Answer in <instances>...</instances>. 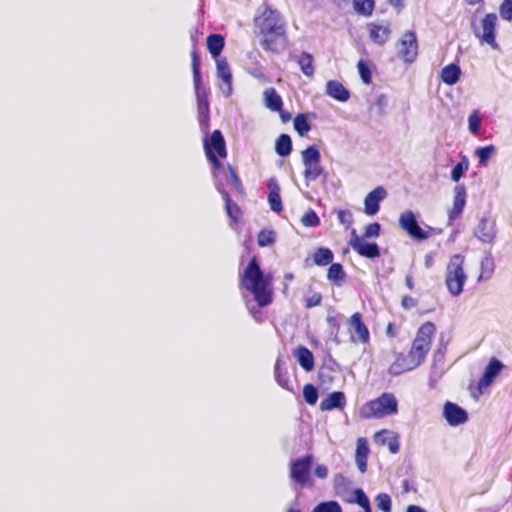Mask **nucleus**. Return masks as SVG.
I'll list each match as a JSON object with an SVG mask.
<instances>
[{
    "label": "nucleus",
    "mask_w": 512,
    "mask_h": 512,
    "mask_svg": "<svg viewBox=\"0 0 512 512\" xmlns=\"http://www.w3.org/2000/svg\"><path fill=\"white\" fill-rule=\"evenodd\" d=\"M240 285L254 296L260 307L272 302V276L263 273L255 257L241 275Z\"/></svg>",
    "instance_id": "1"
},
{
    "label": "nucleus",
    "mask_w": 512,
    "mask_h": 512,
    "mask_svg": "<svg viewBox=\"0 0 512 512\" xmlns=\"http://www.w3.org/2000/svg\"><path fill=\"white\" fill-rule=\"evenodd\" d=\"M398 413V400L392 393H383L378 398L367 402L360 409V415L365 419L384 418Z\"/></svg>",
    "instance_id": "2"
},
{
    "label": "nucleus",
    "mask_w": 512,
    "mask_h": 512,
    "mask_svg": "<svg viewBox=\"0 0 512 512\" xmlns=\"http://www.w3.org/2000/svg\"><path fill=\"white\" fill-rule=\"evenodd\" d=\"M497 22L498 16L495 13H488L479 21L475 18L471 21V28L475 37L481 44H487L494 50L499 49L496 41Z\"/></svg>",
    "instance_id": "3"
},
{
    "label": "nucleus",
    "mask_w": 512,
    "mask_h": 512,
    "mask_svg": "<svg viewBox=\"0 0 512 512\" xmlns=\"http://www.w3.org/2000/svg\"><path fill=\"white\" fill-rule=\"evenodd\" d=\"M464 257L456 254L450 258L446 268L445 283L449 293L457 297L463 291V286L467 280V275L464 271Z\"/></svg>",
    "instance_id": "4"
},
{
    "label": "nucleus",
    "mask_w": 512,
    "mask_h": 512,
    "mask_svg": "<svg viewBox=\"0 0 512 512\" xmlns=\"http://www.w3.org/2000/svg\"><path fill=\"white\" fill-rule=\"evenodd\" d=\"M436 332V327L432 322L424 323L417 331L416 337L409 351V356L421 365L430 351L432 338Z\"/></svg>",
    "instance_id": "5"
},
{
    "label": "nucleus",
    "mask_w": 512,
    "mask_h": 512,
    "mask_svg": "<svg viewBox=\"0 0 512 512\" xmlns=\"http://www.w3.org/2000/svg\"><path fill=\"white\" fill-rule=\"evenodd\" d=\"M224 182L231 183L236 190H241V182L238 175L232 168L219 171L215 176V187L217 191L222 195V198L225 202L226 212L229 217L235 219L238 212V206L232 202L228 192L224 188Z\"/></svg>",
    "instance_id": "6"
},
{
    "label": "nucleus",
    "mask_w": 512,
    "mask_h": 512,
    "mask_svg": "<svg viewBox=\"0 0 512 512\" xmlns=\"http://www.w3.org/2000/svg\"><path fill=\"white\" fill-rule=\"evenodd\" d=\"M204 148L208 159L213 164L214 177L216 176V173H218L219 171L228 170L229 168H232L231 166H228L227 168L222 167L216 155L214 154L215 151L216 154L221 158H225L227 155L225 140L222 133L219 130H215L212 133L210 139H206L204 141Z\"/></svg>",
    "instance_id": "7"
},
{
    "label": "nucleus",
    "mask_w": 512,
    "mask_h": 512,
    "mask_svg": "<svg viewBox=\"0 0 512 512\" xmlns=\"http://www.w3.org/2000/svg\"><path fill=\"white\" fill-rule=\"evenodd\" d=\"M304 165V178L307 182L315 181L324 169L320 164L321 155L315 146H309L301 153Z\"/></svg>",
    "instance_id": "8"
},
{
    "label": "nucleus",
    "mask_w": 512,
    "mask_h": 512,
    "mask_svg": "<svg viewBox=\"0 0 512 512\" xmlns=\"http://www.w3.org/2000/svg\"><path fill=\"white\" fill-rule=\"evenodd\" d=\"M259 34L266 33H279L281 30H286V23L281 15L274 10L265 9L261 16L255 19Z\"/></svg>",
    "instance_id": "9"
},
{
    "label": "nucleus",
    "mask_w": 512,
    "mask_h": 512,
    "mask_svg": "<svg viewBox=\"0 0 512 512\" xmlns=\"http://www.w3.org/2000/svg\"><path fill=\"white\" fill-rule=\"evenodd\" d=\"M192 70H193V82L195 88V94L198 105V113L200 117V121H204L208 119L209 115V103L207 97L204 92L201 91V74H200V64L195 55L193 54L192 60Z\"/></svg>",
    "instance_id": "10"
},
{
    "label": "nucleus",
    "mask_w": 512,
    "mask_h": 512,
    "mask_svg": "<svg viewBox=\"0 0 512 512\" xmlns=\"http://www.w3.org/2000/svg\"><path fill=\"white\" fill-rule=\"evenodd\" d=\"M313 456L306 455L290 462V477L300 486H305L310 478Z\"/></svg>",
    "instance_id": "11"
},
{
    "label": "nucleus",
    "mask_w": 512,
    "mask_h": 512,
    "mask_svg": "<svg viewBox=\"0 0 512 512\" xmlns=\"http://www.w3.org/2000/svg\"><path fill=\"white\" fill-rule=\"evenodd\" d=\"M399 225L409 236L418 241L425 240L430 237L429 232L423 230L418 225L416 216L411 210L404 211L400 214Z\"/></svg>",
    "instance_id": "12"
},
{
    "label": "nucleus",
    "mask_w": 512,
    "mask_h": 512,
    "mask_svg": "<svg viewBox=\"0 0 512 512\" xmlns=\"http://www.w3.org/2000/svg\"><path fill=\"white\" fill-rule=\"evenodd\" d=\"M349 333L351 342L355 344L369 342L370 333L359 312L354 313L349 319Z\"/></svg>",
    "instance_id": "13"
},
{
    "label": "nucleus",
    "mask_w": 512,
    "mask_h": 512,
    "mask_svg": "<svg viewBox=\"0 0 512 512\" xmlns=\"http://www.w3.org/2000/svg\"><path fill=\"white\" fill-rule=\"evenodd\" d=\"M333 486L335 494L344 502L349 504L356 503L357 489H352V481L349 478L342 474H336L333 479Z\"/></svg>",
    "instance_id": "14"
},
{
    "label": "nucleus",
    "mask_w": 512,
    "mask_h": 512,
    "mask_svg": "<svg viewBox=\"0 0 512 512\" xmlns=\"http://www.w3.org/2000/svg\"><path fill=\"white\" fill-rule=\"evenodd\" d=\"M351 248L359 255L367 258H376L380 256V249L376 243H369L360 237L355 230L351 233L349 241Z\"/></svg>",
    "instance_id": "15"
},
{
    "label": "nucleus",
    "mask_w": 512,
    "mask_h": 512,
    "mask_svg": "<svg viewBox=\"0 0 512 512\" xmlns=\"http://www.w3.org/2000/svg\"><path fill=\"white\" fill-rule=\"evenodd\" d=\"M216 73L219 79V88L224 97L228 98L231 96L232 88V73L230 67L224 58L216 59Z\"/></svg>",
    "instance_id": "16"
},
{
    "label": "nucleus",
    "mask_w": 512,
    "mask_h": 512,
    "mask_svg": "<svg viewBox=\"0 0 512 512\" xmlns=\"http://www.w3.org/2000/svg\"><path fill=\"white\" fill-rule=\"evenodd\" d=\"M418 54L416 35L412 31L403 34L400 40L399 56L407 63H412Z\"/></svg>",
    "instance_id": "17"
},
{
    "label": "nucleus",
    "mask_w": 512,
    "mask_h": 512,
    "mask_svg": "<svg viewBox=\"0 0 512 512\" xmlns=\"http://www.w3.org/2000/svg\"><path fill=\"white\" fill-rule=\"evenodd\" d=\"M261 46L266 51L279 53L286 48L287 37L286 30H281L279 33H266L261 35Z\"/></svg>",
    "instance_id": "18"
},
{
    "label": "nucleus",
    "mask_w": 512,
    "mask_h": 512,
    "mask_svg": "<svg viewBox=\"0 0 512 512\" xmlns=\"http://www.w3.org/2000/svg\"><path fill=\"white\" fill-rule=\"evenodd\" d=\"M443 414L446 421L451 426H458L460 424H463L468 419L467 412L459 405L454 404L452 402H447L444 405Z\"/></svg>",
    "instance_id": "19"
},
{
    "label": "nucleus",
    "mask_w": 512,
    "mask_h": 512,
    "mask_svg": "<svg viewBox=\"0 0 512 512\" xmlns=\"http://www.w3.org/2000/svg\"><path fill=\"white\" fill-rule=\"evenodd\" d=\"M386 190L379 186L369 192L364 199V211L367 215H375L379 211V203L386 197Z\"/></svg>",
    "instance_id": "20"
},
{
    "label": "nucleus",
    "mask_w": 512,
    "mask_h": 512,
    "mask_svg": "<svg viewBox=\"0 0 512 512\" xmlns=\"http://www.w3.org/2000/svg\"><path fill=\"white\" fill-rule=\"evenodd\" d=\"M503 364L496 358L490 360L489 364L485 368L484 374L479 380L478 388L480 391L488 388L495 377L501 372Z\"/></svg>",
    "instance_id": "21"
},
{
    "label": "nucleus",
    "mask_w": 512,
    "mask_h": 512,
    "mask_svg": "<svg viewBox=\"0 0 512 512\" xmlns=\"http://www.w3.org/2000/svg\"><path fill=\"white\" fill-rule=\"evenodd\" d=\"M466 189L463 185H457L454 188V201H453V207L449 212V222L452 223L455 219H457L461 213L463 212V209L466 204Z\"/></svg>",
    "instance_id": "22"
},
{
    "label": "nucleus",
    "mask_w": 512,
    "mask_h": 512,
    "mask_svg": "<svg viewBox=\"0 0 512 512\" xmlns=\"http://www.w3.org/2000/svg\"><path fill=\"white\" fill-rule=\"evenodd\" d=\"M369 32V38L376 44L384 45L391 34L389 25H383L380 23H369L367 24Z\"/></svg>",
    "instance_id": "23"
},
{
    "label": "nucleus",
    "mask_w": 512,
    "mask_h": 512,
    "mask_svg": "<svg viewBox=\"0 0 512 512\" xmlns=\"http://www.w3.org/2000/svg\"><path fill=\"white\" fill-rule=\"evenodd\" d=\"M374 441L382 446H388L391 453L396 454L399 451L398 435L388 430H382L374 435Z\"/></svg>",
    "instance_id": "24"
},
{
    "label": "nucleus",
    "mask_w": 512,
    "mask_h": 512,
    "mask_svg": "<svg viewBox=\"0 0 512 512\" xmlns=\"http://www.w3.org/2000/svg\"><path fill=\"white\" fill-rule=\"evenodd\" d=\"M419 365L408 355H400L389 367V374L398 376L406 371H411L417 368Z\"/></svg>",
    "instance_id": "25"
},
{
    "label": "nucleus",
    "mask_w": 512,
    "mask_h": 512,
    "mask_svg": "<svg viewBox=\"0 0 512 512\" xmlns=\"http://www.w3.org/2000/svg\"><path fill=\"white\" fill-rule=\"evenodd\" d=\"M346 403L345 394L340 391L332 392L327 398L323 399L320 403L321 411H330L333 409H341Z\"/></svg>",
    "instance_id": "26"
},
{
    "label": "nucleus",
    "mask_w": 512,
    "mask_h": 512,
    "mask_svg": "<svg viewBox=\"0 0 512 512\" xmlns=\"http://www.w3.org/2000/svg\"><path fill=\"white\" fill-rule=\"evenodd\" d=\"M326 93L333 99L346 102L350 98V92L342 83L336 80H330L326 84Z\"/></svg>",
    "instance_id": "27"
},
{
    "label": "nucleus",
    "mask_w": 512,
    "mask_h": 512,
    "mask_svg": "<svg viewBox=\"0 0 512 512\" xmlns=\"http://www.w3.org/2000/svg\"><path fill=\"white\" fill-rule=\"evenodd\" d=\"M475 236L482 242L490 243L495 236L493 223L482 218L475 229Z\"/></svg>",
    "instance_id": "28"
},
{
    "label": "nucleus",
    "mask_w": 512,
    "mask_h": 512,
    "mask_svg": "<svg viewBox=\"0 0 512 512\" xmlns=\"http://www.w3.org/2000/svg\"><path fill=\"white\" fill-rule=\"evenodd\" d=\"M368 454H369V447L367 445L366 439L359 438L357 440L355 461H356L357 467L361 473H364L367 470Z\"/></svg>",
    "instance_id": "29"
},
{
    "label": "nucleus",
    "mask_w": 512,
    "mask_h": 512,
    "mask_svg": "<svg viewBox=\"0 0 512 512\" xmlns=\"http://www.w3.org/2000/svg\"><path fill=\"white\" fill-rule=\"evenodd\" d=\"M265 106L271 111L281 112L283 101L281 96L276 92L274 88H267L264 93Z\"/></svg>",
    "instance_id": "30"
},
{
    "label": "nucleus",
    "mask_w": 512,
    "mask_h": 512,
    "mask_svg": "<svg viewBox=\"0 0 512 512\" xmlns=\"http://www.w3.org/2000/svg\"><path fill=\"white\" fill-rule=\"evenodd\" d=\"M461 76V69L457 64L451 63L442 68L441 80L447 85H454Z\"/></svg>",
    "instance_id": "31"
},
{
    "label": "nucleus",
    "mask_w": 512,
    "mask_h": 512,
    "mask_svg": "<svg viewBox=\"0 0 512 512\" xmlns=\"http://www.w3.org/2000/svg\"><path fill=\"white\" fill-rule=\"evenodd\" d=\"M295 356L300 366L306 371H311L314 368V356L312 352L306 347H299L295 351Z\"/></svg>",
    "instance_id": "32"
},
{
    "label": "nucleus",
    "mask_w": 512,
    "mask_h": 512,
    "mask_svg": "<svg viewBox=\"0 0 512 512\" xmlns=\"http://www.w3.org/2000/svg\"><path fill=\"white\" fill-rule=\"evenodd\" d=\"M269 186L272 187L269 195H268V202L270 204L271 210L274 212H281L282 211V201L280 197V188L276 183L275 179H271L269 182Z\"/></svg>",
    "instance_id": "33"
},
{
    "label": "nucleus",
    "mask_w": 512,
    "mask_h": 512,
    "mask_svg": "<svg viewBox=\"0 0 512 512\" xmlns=\"http://www.w3.org/2000/svg\"><path fill=\"white\" fill-rule=\"evenodd\" d=\"M314 58L310 53L302 52L297 57V63L300 66L302 73L307 77H312L315 72V68L313 65Z\"/></svg>",
    "instance_id": "34"
},
{
    "label": "nucleus",
    "mask_w": 512,
    "mask_h": 512,
    "mask_svg": "<svg viewBox=\"0 0 512 512\" xmlns=\"http://www.w3.org/2000/svg\"><path fill=\"white\" fill-rule=\"evenodd\" d=\"M225 40L220 34H211L207 37V49L213 57H218L224 48Z\"/></svg>",
    "instance_id": "35"
},
{
    "label": "nucleus",
    "mask_w": 512,
    "mask_h": 512,
    "mask_svg": "<svg viewBox=\"0 0 512 512\" xmlns=\"http://www.w3.org/2000/svg\"><path fill=\"white\" fill-rule=\"evenodd\" d=\"M278 155L285 157L292 151V141L289 135L281 134L276 140L275 146Z\"/></svg>",
    "instance_id": "36"
},
{
    "label": "nucleus",
    "mask_w": 512,
    "mask_h": 512,
    "mask_svg": "<svg viewBox=\"0 0 512 512\" xmlns=\"http://www.w3.org/2000/svg\"><path fill=\"white\" fill-rule=\"evenodd\" d=\"M333 253L330 249L321 247L314 254V262L319 266H325L332 262Z\"/></svg>",
    "instance_id": "37"
},
{
    "label": "nucleus",
    "mask_w": 512,
    "mask_h": 512,
    "mask_svg": "<svg viewBox=\"0 0 512 512\" xmlns=\"http://www.w3.org/2000/svg\"><path fill=\"white\" fill-rule=\"evenodd\" d=\"M355 11L364 16H370L374 10V0H353Z\"/></svg>",
    "instance_id": "38"
},
{
    "label": "nucleus",
    "mask_w": 512,
    "mask_h": 512,
    "mask_svg": "<svg viewBox=\"0 0 512 512\" xmlns=\"http://www.w3.org/2000/svg\"><path fill=\"white\" fill-rule=\"evenodd\" d=\"M294 129L300 136H305L311 129V126L304 114H299L293 121Z\"/></svg>",
    "instance_id": "39"
},
{
    "label": "nucleus",
    "mask_w": 512,
    "mask_h": 512,
    "mask_svg": "<svg viewBox=\"0 0 512 512\" xmlns=\"http://www.w3.org/2000/svg\"><path fill=\"white\" fill-rule=\"evenodd\" d=\"M469 168V160L466 156H463L461 161L457 163L451 172V179L454 182H458L461 177L463 176V173L467 171Z\"/></svg>",
    "instance_id": "40"
},
{
    "label": "nucleus",
    "mask_w": 512,
    "mask_h": 512,
    "mask_svg": "<svg viewBox=\"0 0 512 512\" xmlns=\"http://www.w3.org/2000/svg\"><path fill=\"white\" fill-rule=\"evenodd\" d=\"M327 278L334 282L343 281L345 278V273L343 267L339 263H333L328 269Z\"/></svg>",
    "instance_id": "41"
},
{
    "label": "nucleus",
    "mask_w": 512,
    "mask_h": 512,
    "mask_svg": "<svg viewBox=\"0 0 512 512\" xmlns=\"http://www.w3.org/2000/svg\"><path fill=\"white\" fill-rule=\"evenodd\" d=\"M312 512H342V507L336 501H325L319 503Z\"/></svg>",
    "instance_id": "42"
},
{
    "label": "nucleus",
    "mask_w": 512,
    "mask_h": 512,
    "mask_svg": "<svg viewBox=\"0 0 512 512\" xmlns=\"http://www.w3.org/2000/svg\"><path fill=\"white\" fill-rule=\"evenodd\" d=\"M376 505L383 512L392 511V500L391 497L386 493H380L376 496Z\"/></svg>",
    "instance_id": "43"
},
{
    "label": "nucleus",
    "mask_w": 512,
    "mask_h": 512,
    "mask_svg": "<svg viewBox=\"0 0 512 512\" xmlns=\"http://www.w3.org/2000/svg\"><path fill=\"white\" fill-rule=\"evenodd\" d=\"M495 153V147L488 145L476 149L475 154L479 158L480 165H485L487 160Z\"/></svg>",
    "instance_id": "44"
},
{
    "label": "nucleus",
    "mask_w": 512,
    "mask_h": 512,
    "mask_svg": "<svg viewBox=\"0 0 512 512\" xmlns=\"http://www.w3.org/2000/svg\"><path fill=\"white\" fill-rule=\"evenodd\" d=\"M303 397L308 404H316L318 400V391L315 386L312 384H306L303 388Z\"/></svg>",
    "instance_id": "45"
},
{
    "label": "nucleus",
    "mask_w": 512,
    "mask_h": 512,
    "mask_svg": "<svg viewBox=\"0 0 512 512\" xmlns=\"http://www.w3.org/2000/svg\"><path fill=\"white\" fill-rule=\"evenodd\" d=\"M301 223L305 227H317L320 224V219L317 214L310 209L301 217Z\"/></svg>",
    "instance_id": "46"
},
{
    "label": "nucleus",
    "mask_w": 512,
    "mask_h": 512,
    "mask_svg": "<svg viewBox=\"0 0 512 512\" xmlns=\"http://www.w3.org/2000/svg\"><path fill=\"white\" fill-rule=\"evenodd\" d=\"M275 242L274 232L272 230H262L258 234V245L261 247L270 246Z\"/></svg>",
    "instance_id": "47"
},
{
    "label": "nucleus",
    "mask_w": 512,
    "mask_h": 512,
    "mask_svg": "<svg viewBox=\"0 0 512 512\" xmlns=\"http://www.w3.org/2000/svg\"><path fill=\"white\" fill-rule=\"evenodd\" d=\"M499 14L502 19L512 21V0H503L499 7Z\"/></svg>",
    "instance_id": "48"
},
{
    "label": "nucleus",
    "mask_w": 512,
    "mask_h": 512,
    "mask_svg": "<svg viewBox=\"0 0 512 512\" xmlns=\"http://www.w3.org/2000/svg\"><path fill=\"white\" fill-rule=\"evenodd\" d=\"M357 68H358V72L360 74L362 81L365 84H370L372 77H371V71H370V68L368 67V65L363 60H360L357 64Z\"/></svg>",
    "instance_id": "49"
},
{
    "label": "nucleus",
    "mask_w": 512,
    "mask_h": 512,
    "mask_svg": "<svg viewBox=\"0 0 512 512\" xmlns=\"http://www.w3.org/2000/svg\"><path fill=\"white\" fill-rule=\"evenodd\" d=\"M481 124V118L478 115V111H473L468 118V126L471 133L476 134L479 131Z\"/></svg>",
    "instance_id": "50"
},
{
    "label": "nucleus",
    "mask_w": 512,
    "mask_h": 512,
    "mask_svg": "<svg viewBox=\"0 0 512 512\" xmlns=\"http://www.w3.org/2000/svg\"><path fill=\"white\" fill-rule=\"evenodd\" d=\"M337 217L339 222L347 227L353 223V215L349 210H339Z\"/></svg>",
    "instance_id": "51"
},
{
    "label": "nucleus",
    "mask_w": 512,
    "mask_h": 512,
    "mask_svg": "<svg viewBox=\"0 0 512 512\" xmlns=\"http://www.w3.org/2000/svg\"><path fill=\"white\" fill-rule=\"evenodd\" d=\"M380 229L381 227L378 223H371L366 227L364 235L367 238L378 237Z\"/></svg>",
    "instance_id": "52"
},
{
    "label": "nucleus",
    "mask_w": 512,
    "mask_h": 512,
    "mask_svg": "<svg viewBox=\"0 0 512 512\" xmlns=\"http://www.w3.org/2000/svg\"><path fill=\"white\" fill-rule=\"evenodd\" d=\"M322 300V296L320 293H314L311 296L307 297L305 300V307L312 308L320 305Z\"/></svg>",
    "instance_id": "53"
},
{
    "label": "nucleus",
    "mask_w": 512,
    "mask_h": 512,
    "mask_svg": "<svg viewBox=\"0 0 512 512\" xmlns=\"http://www.w3.org/2000/svg\"><path fill=\"white\" fill-rule=\"evenodd\" d=\"M401 304H402V307H403L404 309H407V310H408V309H411V308L416 307V305H417V300H416V299H414V298H413V297H411V296H404V297H403V299H402Z\"/></svg>",
    "instance_id": "54"
},
{
    "label": "nucleus",
    "mask_w": 512,
    "mask_h": 512,
    "mask_svg": "<svg viewBox=\"0 0 512 512\" xmlns=\"http://www.w3.org/2000/svg\"><path fill=\"white\" fill-rule=\"evenodd\" d=\"M314 473L318 478L325 479L328 476V468L325 465H317Z\"/></svg>",
    "instance_id": "55"
},
{
    "label": "nucleus",
    "mask_w": 512,
    "mask_h": 512,
    "mask_svg": "<svg viewBox=\"0 0 512 512\" xmlns=\"http://www.w3.org/2000/svg\"><path fill=\"white\" fill-rule=\"evenodd\" d=\"M278 370H279V361H277L276 363V367H275V374H276V379H277V382L279 383L280 386H282L283 388L287 389V390H290L289 386H288V380H285V379H282L280 378V376L278 375Z\"/></svg>",
    "instance_id": "56"
},
{
    "label": "nucleus",
    "mask_w": 512,
    "mask_h": 512,
    "mask_svg": "<svg viewBox=\"0 0 512 512\" xmlns=\"http://www.w3.org/2000/svg\"><path fill=\"white\" fill-rule=\"evenodd\" d=\"M375 104L381 109L385 108L388 104V97L385 94H381L376 98Z\"/></svg>",
    "instance_id": "57"
},
{
    "label": "nucleus",
    "mask_w": 512,
    "mask_h": 512,
    "mask_svg": "<svg viewBox=\"0 0 512 512\" xmlns=\"http://www.w3.org/2000/svg\"><path fill=\"white\" fill-rule=\"evenodd\" d=\"M406 512H426V511L420 506L410 505L407 507Z\"/></svg>",
    "instance_id": "58"
},
{
    "label": "nucleus",
    "mask_w": 512,
    "mask_h": 512,
    "mask_svg": "<svg viewBox=\"0 0 512 512\" xmlns=\"http://www.w3.org/2000/svg\"><path fill=\"white\" fill-rule=\"evenodd\" d=\"M405 283H406V286L408 287V289H410V290L413 289L414 281H413V277L411 275L406 276Z\"/></svg>",
    "instance_id": "59"
},
{
    "label": "nucleus",
    "mask_w": 512,
    "mask_h": 512,
    "mask_svg": "<svg viewBox=\"0 0 512 512\" xmlns=\"http://www.w3.org/2000/svg\"><path fill=\"white\" fill-rule=\"evenodd\" d=\"M388 2L396 8L401 9L404 6L403 0H388Z\"/></svg>",
    "instance_id": "60"
},
{
    "label": "nucleus",
    "mask_w": 512,
    "mask_h": 512,
    "mask_svg": "<svg viewBox=\"0 0 512 512\" xmlns=\"http://www.w3.org/2000/svg\"><path fill=\"white\" fill-rule=\"evenodd\" d=\"M483 0H466V2L469 4V5H475V4H478L480 2H482Z\"/></svg>",
    "instance_id": "61"
},
{
    "label": "nucleus",
    "mask_w": 512,
    "mask_h": 512,
    "mask_svg": "<svg viewBox=\"0 0 512 512\" xmlns=\"http://www.w3.org/2000/svg\"><path fill=\"white\" fill-rule=\"evenodd\" d=\"M282 120L285 122L290 119V114H284L281 112Z\"/></svg>",
    "instance_id": "62"
},
{
    "label": "nucleus",
    "mask_w": 512,
    "mask_h": 512,
    "mask_svg": "<svg viewBox=\"0 0 512 512\" xmlns=\"http://www.w3.org/2000/svg\"><path fill=\"white\" fill-rule=\"evenodd\" d=\"M327 322H328V323H330V324H334V322H335V318H334V317H332V316H328V317H327Z\"/></svg>",
    "instance_id": "63"
},
{
    "label": "nucleus",
    "mask_w": 512,
    "mask_h": 512,
    "mask_svg": "<svg viewBox=\"0 0 512 512\" xmlns=\"http://www.w3.org/2000/svg\"><path fill=\"white\" fill-rule=\"evenodd\" d=\"M288 512H301V511L297 510V509H289Z\"/></svg>",
    "instance_id": "64"
}]
</instances>
